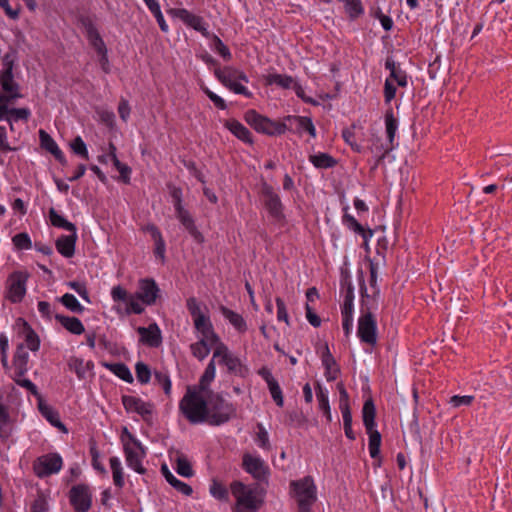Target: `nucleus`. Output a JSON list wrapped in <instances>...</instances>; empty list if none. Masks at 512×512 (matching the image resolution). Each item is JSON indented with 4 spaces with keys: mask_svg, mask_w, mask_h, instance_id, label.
<instances>
[{
    "mask_svg": "<svg viewBox=\"0 0 512 512\" xmlns=\"http://www.w3.org/2000/svg\"><path fill=\"white\" fill-rule=\"evenodd\" d=\"M135 294L143 304L152 306L160 297V288L153 278H142L138 281V290Z\"/></svg>",
    "mask_w": 512,
    "mask_h": 512,
    "instance_id": "nucleus-17",
    "label": "nucleus"
},
{
    "mask_svg": "<svg viewBox=\"0 0 512 512\" xmlns=\"http://www.w3.org/2000/svg\"><path fill=\"white\" fill-rule=\"evenodd\" d=\"M201 89L218 109L225 110L227 108V104L224 99L212 92L208 87L201 86Z\"/></svg>",
    "mask_w": 512,
    "mask_h": 512,
    "instance_id": "nucleus-64",
    "label": "nucleus"
},
{
    "mask_svg": "<svg viewBox=\"0 0 512 512\" xmlns=\"http://www.w3.org/2000/svg\"><path fill=\"white\" fill-rule=\"evenodd\" d=\"M369 436L368 449L372 459L378 460L377 466L381 465L380 458V446H381V434L375 429L366 431Z\"/></svg>",
    "mask_w": 512,
    "mask_h": 512,
    "instance_id": "nucleus-40",
    "label": "nucleus"
},
{
    "mask_svg": "<svg viewBox=\"0 0 512 512\" xmlns=\"http://www.w3.org/2000/svg\"><path fill=\"white\" fill-rule=\"evenodd\" d=\"M385 128L387 134V145H395V135L398 129V120L394 117L393 110L390 108L385 113Z\"/></svg>",
    "mask_w": 512,
    "mask_h": 512,
    "instance_id": "nucleus-45",
    "label": "nucleus"
},
{
    "mask_svg": "<svg viewBox=\"0 0 512 512\" xmlns=\"http://www.w3.org/2000/svg\"><path fill=\"white\" fill-rule=\"evenodd\" d=\"M122 404L128 412H135L145 420L150 421L153 414L154 405L150 402H145L141 398L123 395Z\"/></svg>",
    "mask_w": 512,
    "mask_h": 512,
    "instance_id": "nucleus-18",
    "label": "nucleus"
},
{
    "mask_svg": "<svg viewBox=\"0 0 512 512\" xmlns=\"http://www.w3.org/2000/svg\"><path fill=\"white\" fill-rule=\"evenodd\" d=\"M116 147L113 143L109 144V156L112 164L120 173L119 180L125 184H130L131 168L118 159L116 155Z\"/></svg>",
    "mask_w": 512,
    "mask_h": 512,
    "instance_id": "nucleus-34",
    "label": "nucleus"
},
{
    "mask_svg": "<svg viewBox=\"0 0 512 512\" xmlns=\"http://www.w3.org/2000/svg\"><path fill=\"white\" fill-rule=\"evenodd\" d=\"M258 375L266 382L271 397L278 407H282L284 404V397L282 389L278 381L273 377L271 371L266 366H263L258 370Z\"/></svg>",
    "mask_w": 512,
    "mask_h": 512,
    "instance_id": "nucleus-21",
    "label": "nucleus"
},
{
    "mask_svg": "<svg viewBox=\"0 0 512 512\" xmlns=\"http://www.w3.org/2000/svg\"><path fill=\"white\" fill-rule=\"evenodd\" d=\"M321 361L325 369V377L327 381L330 382L336 380L338 374L340 373V369L338 364L336 363V360L331 354L327 343H325L323 347V351L321 353Z\"/></svg>",
    "mask_w": 512,
    "mask_h": 512,
    "instance_id": "nucleus-25",
    "label": "nucleus"
},
{
    "mask_svg": "<svg viewBox=\"0 0 512 512\" xmlns=\"http://www.w3.org/2000/svg\"><path fill=\"white\" fill-rule=\"evenodd\" d=\"M260 194L269 216L276 222H282L285 219V214L279 194L267 182L261 184Z\"/></svg>",
    "mask_w": 512,
    "mask_h": 512,
    "instance_id": "nucleus-8",
    "label": "nucleus"
},
{
    "mask_svg": "<svg viewBox=\"0 0 512 512\" xmlns=\"http://www.w3.org/2000/svg\"><path fill=\"white\" fill-rule=\"evenodd\" d=\"M39 137L41 148L51 153L61 165H67L65 155L60 150L54 139L43 129L39 130Z\"/></svg>",
    "mask_w": 512,
    "mask_h": 512,
    "instance_id": "nucleus-24",
    "label": "nucleus"
},
{
    "mask_svg": "<svg viewBox=\"0 0 512 512\" xmlns=\"http://www.w3.org/2000/svg\"><path fill=\"white\" fill-rule=\"evenodd\" d=\"M4 69L0 71V85L2 93H0V103L14 102L22 97L18 83L14 80L12 74V62H5Z\"/></svg>",
    "mask_w": 512,
    "mask_h": 512,
    "instance_id": "nucleus-9",
    "label": "nucleus"
},
{
    "mask_svg": "<svg viewBox=\"0 0 512 512\" xmlns=\"http://www.w3.org/2000/svg\"><path fill=\"white\" fill-rule=\"evenodd\" d=\"M8 407L4 404V393L0 391V437L7 438L9 433L7 425L9 422Z\"/></svg>",
    "mask_w": 512,
    "mask_h": 512,
    "instance_id": "nucleus-50",
    "label": "nucleus"
},
{
    "mask_svg": "<svg viewBox=\"0 0 512 512\" xmlns=\"http://www.w3.org/2000/svg\"><path fill=\"white\" fill-rule=\"evenodd\" d=\"M68 498L75 512H88L92 506V492L87 484L72 486Z\"/></svg>",
    "mask_w": 512,
    "mask_h": 512,
    "instance_id": "nucleus-11",
    "label": "nucleus"
},
{
    "mask_svg": "<svg viewBox=\"0 0 512 512\" xmlns=\"http://www.w3.org/2000/svg\"><path fill=\"white\" fill-rule=\"evenodd\" d=\"M212 48L218 53L224 60L229 61L232 58V54L229 48L223 43V41L215 34L211 36Z\"/></svg>",
    "mask_w": 512,
    "mask_h": 512,
    "instance_id": "nucleus-53",
    "label": "nucleus"
},
{
    "mask_svg": "<svg viewBox=\"0 0 512 512\" xmlns=\"http://www.w3.org/2000/svg\"><path fill=\"white\" fill-rule=\"evenodd\" d=\"M214 75L225 87L235 81H243L245 83H248L249 81L248 76L243 71L232 66H225L223 68L216 67L214 69Z\"/></svg>",
    "mask_w": 512,
    "mask_h": 512,
    "instance_id": "nucleus-20",
    "label": "nucleus"
},
{
    "mask_svg": "<svg viewBox=\"0 0 512 512\" xmlns=\"http://www.w3.org/2000/svg\"><path fill=\"white\" fill-rule=\"evenodd\" d=\"M169 13L173 17L181 20L188 27L200 32L204 37H210V33L207 29L208 24L201 16L195 15L185 8H173L169 10Z\"/></svg>",
    "mask_w": 512,
    "mask_h": 512,
    "instance_id": "nucleus-16",
    "label": "nucleus"
},
{
    "mask_svg": "<svg viewBox=\"0 0 512 512\" xmlns=\"http://www.w3.org/2000/svg\"><path fill=\"white\" fill-rule=\"evenodd\" d=\"M210 493L211 495L220 501H227L229 498L228 489L221 482L213 480L210 485Z\"/></svg>",
    "mask_w": 512,
    "mask_h": 512,
    "instance_id": "nucleus-55",
    "label": "nucleus"
},
{
    "mask_svg": "<svg viewBox=\"0 0 512 512\" xmlns=\"http://www.w3.org/2000/svg\"><path fill=\"white\" fill-rule=\"evenodd\" d=\"M193 324L196 331L202 336L200 339H208L210 340V344L219 342V336L214 331L213 324L208 315L203 318L196 319L193 321Z\"/></svg>",
    "mask_w": 512,
    "mask_h": 512,
    "instance_id": "nucleus-27",
    "label": "nucleus"
},
{
    "mask_svg": "<svg viewBox=\"0 0 512 512\" xmlns=\"http://www.w3.org/2000/svg\"><path fill=\"white\" fill-rule=\"evenodd\" d=\"M97 54L100 56L99 58V63H100V66H101V69L106 73H110V63H109V59H108V55H107V48H106V45L105 43L103 42V45L100 47V46H92Z\"/></svg>",
    "mask_w": 512,
    "mask_h": 512,
    "instance_id": "nucleus-60",
    "label": "nucleus"
},
{
    "mask_svg": "<svg viewBox=\"0 0 512 512\" xmlns=\"http://www.w3.org/2000/svg\"><path fill=\"white\" fill-rule=\"evenodd\" d=\"M14 246L18 250L29 249L31 247V240L27 233H18L12 238Z\"/></svg>",
    "mask_w": 512,
    "mask_h": 512,
    "instance_id": "nucleus-61",
    "label": "nucleus"
},
{
    "mask_svg": "<svg viewBox=\"0 0 512 512\" xmlns=\"http://www.w3.org/2000/svg\"><path fill=\"white\" fill-rule=\"evenodd\" d=\"M348 207L344 208V214L342 216V223L349 230L361 235L365 243L373 236V230L365 229L351 214L348 212Z\"/></svg>",
    "mask_w": 512,
    "mask_h": 512,
    "instance_id": "nucleus-29",
    "label": "nucleus"
},
{
    "mask_svg": "<svg viewBox=\"0 0 512 512\" xmlns=\"http://www.w3.org/2000/svg\"><path fill=\"white\" fill-rule=\"evenodd\" d=\"M138 333L141 341L150 347H158L162 342L161 331L156 323L150 324L148 327H139Z\"/></svg>",
    "mask_w": 512,
    "mask_h": 512,
    "instance_id": "nucleus-28",
    "label": "nucleus"
},
{
    "mask_svg": "<svg viewBox=\"0 0 512 512\" xmlns=\"http://www.w3.org/2000/svg\"><path fill=\"white\" fill-rule=\"evenodd\" d=\"M230 489L236 498L237 512H254L260 508L263 501V489L259 484L248 486L241 481H233Z\"/></svg>",
    "mask_w": 512,
    "mask_h": 512,
    "instance_id": "nucleus-4",
    "label": "nucleus"
},
{
    "mask_svg": "<svg viewBox=\"0 0 512 512\" xmlns=\"http://www.w3.org/2000/svg\"><path fill=\"white\" fill-rule=\"evenodd\" d=\"M316 397L319 403V409L323 412L326 419L331 421V412L328 398V391L323 389L322 386L317 383L316 385Z\"/></svg>",
    "mask_w": 512,
    "mask_h": 512,
    "instance_id": "nucleus-47",
    "label": "nucleus"
},
{
    "mask_svg": "<svg viewBox=\"0 0 512 512\" xmlns=\"http://www.w3.org/2000/svg\"><path fill=\"white\" fill-rule=\"evenodd\" d=\"M161 472L163 474V476L165 477L166 481L173 487L175 488L178 492L186 495V496H190L193 492L192 490V487L182 481H180L179 479H177L171 472L170 470L168 469V467L166 465H163L161 467Z\"/></svg>",
    "mask_w": 512,
    "mask_h": 512,
    "instance_id": "nucleus-38",
    "label": "nucleus"
},
{
    "mask_svg": "<svg viewBox=\"0 0 512 512\" xmlns=\"http://www.w3.org/2000/svg\"><path fill=\"white\" fill-rule=\"evenodd\" d=\"M60 302L64 305L68 310L76 314H82L85 310L84 306L79 303L77 298L70 293L64 294L60 298Z\"/></svg>",
    "mask_w": 512,
    "mask_h": 512,
    "instance_id": "nucleus-52",
    "label": "nucleus"
},
{
    "mask_svg": "<svg viewBox=\"0 0 512 512\" xmlns=\"http://www.w3.org/2000/svg\"><path fill=\"white\" fill-rule=\"evenodd\" d=\"M62 467L63 459L59 453H47L34 461V474L43 479L59 473Z\"/></svg>",
    "mask_w": 512,
    "mask_h": 512,
    "instance_id": "nucleus-10",
    "label": "nucleus"
},
{
    "mask_svg": "<svg viewBox=\"0 0 512 512\" xmlns=\"http://www.w3.org/2000/svg\"><path fill=\"white\" fill-rule=\"evenodd\" d=\"M212 345L208 339H199L190 345L191 354L199 361H203L209 355Z\"/></svg>",
    "mask_w": 512,
    "mask_h": 512,
    "instance_id": "nucleus-43",
    "label": "nucleus"
},
{
    "mask_svg": "<svg viewBox=\"0 0 512 512\" xmlns=\"http://www.w3.org/2000/svg\"><path fill=\"white\" fill-rule=\"evenodd\" d=\"M367 261L369 263V272H370V279L369 284L372 289V294L369 299L366 298L367 302L372 305H377V299L380 294V288L377 284V278H378V263H375L374 260L371 258H367Z\"/></svg>",
    "mask_w": 512,
    "mask_h": 512,
    "instance_id": "nucleus-35",
    "label": "nucleus"
},
{
    "mask_svg": "<svg viewBox=\"0 0 512 512\" xmlns=\"http://www.w3.org/2000/svg\"><path fill=\"white\" fill-rule=\"evenodd\" d=\"M244 120L256 132L268 136H279L285 134L287 131H291V128L286 124L284 118L283 121H275L258 113L254 109L245 112Z\"/></svg>",
    "mask_w": 512,
    "mask_h": 512,
    "instance_id": "nucleus-7",
    "label": "nucleus"
},
{
    "mask_svg": "<svg viewBox=\"0 0 512 512\" xmlns=\"http://www.w3.org/2000/svg\"><path fill=\"white\" fill-rule=\"evenodd\" d=\"M204 394L207 396L209 425L220 426L236 416V406L222 394L213 391Z\"/></svg>",
    "mask_w": 512,
    "mask_h": 512,
    "instance_id": "nucleus-5",
    "label": "nucleus"
},
{
    "mask_svg": "<svg viewBox=\"0 0 512 512\" xmlns=\"http://www.w3.org/2000/svg\"><path fill=\"white\" fill-rule=\"evenodd\" d=\"M291 492L297 501L298 512H312V506L317 500V487L311 476L290 482Z\"/></svg>",
    "mask_w": 512,
    "mask_h": 512,
    "instance_id": "nucleus-6",
    "label": "nucleus"
},
{
    "mask_svg": "<svg viewBox=\"0 0 512 512\" xmlns=\"http://www.w3.org/2000/svg\"><path fill=\"white\" fill-rule=\"evenodd\" d=\"M308 159L317 169H329L337 165V160L330 154L324 152L311 154Z\"/></svg>",
    "mask_w": 512,
    "mask_h": 512,
    "instance_id": "nucleus-39",
    "label": "nucleus"
},
{
    "mask_svg": "<svg viewBox=\"0 0 512 512\" xmlns=\"http://www.w3.org/2000/svg\"><path fill=\"white\" fill-rule=\"evenodd\" d=\"M179 411L191 424L207 423V396H205L202 390L188 386L184 396L179 402Z\"/></svg>",
    "mask_w": 512,
    "mask_h": 512,
    "instance_id": "nucleus-3",
    "label": "nucleus"
},
{
    "mask_svg": "<svg viewBox=\"0 0 512 512\" xmlns=\"http://www.w3.org/2000/svg\"><path fill=\"white\" fill-rule=\"evenodd\" d=\"M77 239V231L70 232L69 235H61L55 243L57 251L65 258L73 257Z\"/></svg>",
    "mask_w": 512,
    "mask_h": 512,
    "instance_id": "nucleus-26",
    "label": "nucleus"
},
{
    "mask_svg": "<svg viewBox=\"0 0 512 512\" xmlns=\"http://www.w3.org/2000/svg\"><path fill=\"white\" fill-rule=\"evenodd\" d=\"M176 217L197 243H202L204 241V236L197 229L193 217L186 209L181 212H177Z\"/></svg>",
    "mask_w": 512,
    "mask_h": 512,
    "instance_id": "nucleus-30",
    "label": "nucleus"
},
{
    "mask_svg": "<svg viewBox=\"0 0 512 512\" xmlns=\"http://www.w3.org/2000/svg\"><path fill=\"white\" fill-rule=\"evenodd\" d=\"M111 297L114 302H123L126 304V313L127 314H142L145 310L143 304L140 299H138L136 294H129L126 289L122 286L117 285L114 286L111 290Z\"/></svg>",
    "mask_w": 512,
    "mask_h": 512,
    "instance_id": "nucleus-13",
    "label": "nucleus"
},
{
    "mask_svg": "<svg viewBox=\"0 0 512 512\" xmlns=\"http://www.w3.org/2000/svg\"><path fill=\"white\" fill-rule=\"evenodd\" d=\"M71 289H73L83 300H85L87 303H90V296L88 289L86 287L85 283L78 282V281H70L67 284Z\"/></svg>",
    "mask_w": 512,
    "mask_h": 512,
    "instance_id": "nucleus-62",
    "label": "nucleus"
},
{
    "mask_svg": "<svg viewBox=\"0 0 512 512\" xmlns=\"http://www.w3.org/2000/svg\"><path fill=\"white\" fill-rule=\"evenodd\" d=\"M54 318L59 322L63 328L74 335H81L85 332V327L81 320L74 316H65L59 313L54 315Z\"/></svg>",
    "mask_w": 512,
    "mask_h": 512,
    "instance_id": "nucleus-33",
    "label": "nucleus"
},
{
    "mask_svg": "<svg viewBox=\"0 0 512 512\" xmlns=\"http://www.w3.org/2000/svg\"><path fill=\"white\" fill-rule=\"evenodd\" d=\"M106 367L113 372L117 377L124 380L127 383L133 382V376L124 363H112V364H106Z\"/></svg>",
    "mask_w": 512,
    "mask_h": 512,
    "instance_id": "nucleus-51",
    "label": "nucleus"
},
{
    "mask_svg": "<svg viewBox=\"0 0 512 512\" xmlns=\"http://www.w3.org/2000/svg\"><path fill=\"white\" fill-rule=\"evenodd\" d=\"M340 290L344 299H354V286L348 269H341L340 273Z\"/></svg>",
    "mask_w": 512,
    "mask_h": 512,
    "instance_id": "nucleus-46",
    "label": "nucleus"
},
{
    "mask_svg": "<svg viewBox=\"0 0 512 512\" xmlns=\"http://www.w3.org/2000/svg\"><path fill=\"white\" fill-rule=\"evenodd\" d=\"M154 381L163 388L164 393L167 396L171 394V380L167 373L162 371H155Z\"/></svg>",
    "mask_w": 512,
    "mask_h": 512,
    "instance_id": "nucleus-59",
    "label": "nucleus"
},
{
    "mask_svg": "<svg viewBox=\"0 0 512 512\" xmlns=\"http://www.w3.org/2000/svg\"><path fill=\"white\" fill-rule=\"evenodd\" d=\"M176 472L183 477H192L194 472L190 462L183 455L178 456L176 459Z\"/></svg>",
    "mask_w": 512,
    "mask_h": 512,
    "instance_id": "nucleus-56",
    "label": "nucleus"
},
{
    "mask_svg": "<svg viewBox=\"0 0 512 512\" xmlns=\"http://www.w3.org/2000/svg\"><path fill=\"white\" fill-rule=\"evenodd\" d=\"M70 147L76 155L88 160L89 155L87 146L80 136H77L76 138L73 139V141L70 144Z\"/></svg>",
    "mask_w": 512,
    "mask_h": 512,
    "instance_id": "nucleus-58",
    "label": "nucleus"
},
{
    "mask_svg": "<svg viewBox=\"0 0 512 512\" xmlns=\"http://www.w3.org/2000/svg\"><path fill=\"white\" fill-rule=\"evenodd\" d=\"M220 365H224L227 368L229 374L244 377L247 372V368L242 364L240 358L234 354L229 355L223 360H218Z\"/></svg>",
    "mask_w": 512,
    "mask_h": 512,
    "instance_id": "nucleus-36",
    "label": "nucleus"
},
{
    "mask_svg": "<svg viewBox=\"0 0 512 512\" xmlns=\"http://www.w3.org/2000/svg\"><path fill=\"white\" fill-rule=\"evenodd\" d=\"M186 308L189 311L193 321L199 318H203L207 315L202 311L201 304L195 297H189L186 300Z\"/></svg>",
    "mask_w": 512,
    "mask_h": 512,
    "instance_id": "nucleus-54",
    "label": "nucleus"
},
{
    "mask_svg": "<svg viewBox=\"0 0 512 512\" xmlns=\"http://www.w3.org/2000/svg\"><path fill=\"white\" fill-rule=\"evenodd\" d=\"M216 375V366L213 360H210L208 365L206 366L204 373L202 374L199 384L197 386H193L196 389L202 390L204 393H208L211 391L209 389L210 383L214 380Z\"/></svg>",
    "mask_w": 512,
    "mask_h": 512,
    "instance_id": "nucleus-41",
    "label": "nucleus"
},
{
    "mask_svg": "<svg viewBox=\"0 0 512 512\" xmlns=\"http://www.w3.org/2000/svg\"><path fill=\"white\" fill-rule=\"evenodd\" d=\"M11 102L0 103V121H7L12 127L13 122L19 120L27 121L30 115L28 108H9L8 104Z\"/></svg>",
    "mask_w": 512,
    "mask_h": 512,
    "instance_id": "nucleus-23",
    "label": "nucleus"
},
{
    "mask_svg": "<svg viewBox=\"0 0 512 512\" xmlns=\"http://www.w3.org/2000/svg\"><path fill=\"white\" fill-rule=\"evenodd\" d=\"M265 81L267 85H277L283 89H291L296 80L286 74L273 73L267 75Z\"/></svg>",
    "mask_w": 512,
    "mask_h": 512,
    "instance_id": "nucleus-42",
    "label": "nucleus"
},
{
    "mask_svg": "<svg viewBox=\"0 0 512 512\" xmlns=\"http://www.w3.org/2000/svg\"><path fill=\"white\" fill-rule=\"evenodd\" d=\"M49 219L54 227L65 229L69 232L77 231L76 226L65 219L62 215L58 214L53 208L49 211Z\"/></svg>",
    "mask_w": 512,
    "mask_h": 512,
    "instance_id": "nucleus-49",
    "label": "nucleus"
},
{
    "mask_svg": "<svg viewBox=\"0 0 512 512\" xmlns=\"http://www.w3.org/2000/svg\"><path fill=\"white\" fill-rule=\"evenodd\" d=\"M357 278L359 283V292L361 296L360 303V316L358 318L357 336L360 341L371 347L377 344V321L372 313V310L377 308V305L369 304L366 300L370 298L364 279V272L361 269L357 271Z\"/></svg>",
    "mask_w": 512,
    "mask_h": 512,
    "instance_id": "nucleus-1",
    "label": "nucleus"
},
{
    "mask_svg": "<svg viewBox=\"0 0 512 512\" xmlns=\"http://www.w3.org/2000/svg\"><path fill=\"white\" fill-rule=\"evenodd\" d=\"M29 278L28 273L20 271L13 272L9 275L6 281V298L12 303H19L22 301L26 293V282Z\"/></svg>",
    "mask_w": 512,
    "mask_h": 512,
    "instance_id": "nucleus-12",
    "label": "nucleus"
},
{
    "mask_svg": "<svg viewBox=\"0 0 512 512\" xmlns=\"http://www.w3.org/2000/svg\"><path fill=\"white\" fill-rule=\"evenodd\" d=\"M110 467L112 470L113 482L114 485L118 488H123L124 482V473L121 462L118 457L113 456L109 460Z\"/></svg>",
    "mask_w": 512,
    "mask_h": 512,
    "instance_id": "nucleus-48",
    "label": "nucleus"
},
{
    "mask_svg": "<svg viewBox=\"0 0 512 512\" xmlns=\"http://www.w3.org/2000/svg\"><path fill=\"white\" fill-rule=\"evenodd\" d=\"M34 397L37 400V409L42 417L45 418L53 427L57 428L62 433L67 434L68 429L61 422L59 412L44 399V397L37 391L35 385Z\"/></svg>",
    "mask_w": 512,
    "mask_h": 512,
    "instance_id": "nucleus-15",
    "label": "nucleus"
},
{
    "mask_svg": "<svg viewBox=\"0 0 512 512\" xmlns=\"http://www.w3.org/2000/svg\"><path fill=\"white\" fill-rule=\"evenodd\" d=\"M339 408L342 413L345 435L348 439L355 440L356 436L352 430V414L350 411L349 403L341 401Z\"/></svg>",
    "mask_w": 512,
    "mask_h": 512,
    "instance_id": "nucleus-44",
    "label": "nucleus"
},
{
    "mask_svg": "<svg viewBox=\"0 0 512 512\" xmlns=\"http://www.w3.org/2000/svg\"><path fill=\"white\" fill-rule=\"evenodd\" d=\"M78 22L84 28L86 37L91 46H102L103 39L99 34L97 27L95 25V16L89 14H80L78 16Z\"/></svg>",
    "mask_w": 512,
    "mask_h": 512,
    "instance_id": "nucleus-22",
    "label": "nucleus"
},
{
    "mask_svg": "<svg viewBox=\"0 0 512 512\" xmlns=\"http://www.w3.org/2000/svg\"><path fill=\"white\" fill-rule=\"evenodd\" d=\"M242 467L255 480L259 482H267L269 477V467L259 456L245 453L242 458Z\"/></svg>",
    "mask_w": 512,
    "mask_h": 512,
    "instance_id": "nucleus-14",
    "label": "nucleus"
},
{
    "mask_svg": "<svg viewBox=\"0 0 512 512\" xmlns=\"http://www.w3.org/2000/svg\"><path fill=\"white\" fill-rule=\"evenodd\" d=\"M214 345H216L214 351H213V356H212V359L214 362L216 359L218 360H223L225 359L226 357H228L229 355H231L232 353L230 352L229 348L227 347V345H225L223 342H221V340L219 339V342H216L214 343Z\"/></svg>",
    "mask_w": 512,
    "mask_h": 512,
    "instance_id": "nucleus-63",
    "label": "nucleus"
},
{
    "mask_svg": "<svg viewBox=\"0 0 512 512\" xmlns=\"http://www.w3.org/2000/svg\"><path fill=\"white\" fill-rule=\"evenodd\" d=\"M224 126L239 140L250 145L253 144L251 132L238 120L228 119L225 121Z\"/></svg>",
    "mask_w": 512,
    "mask_h": 512,
    "instance_id": "nucleus-31",
    "label": "nucleus"
},
{
    "mask_svg": "<svg viewBox=\"0 0 512 512\" xmlns=\"http://www.w3.org/2000/svg\"><path fill=\"white\" fill-rule=\"evenodd\" d=\"M16 324L22 325L24 328V342H20L17 344L16 351L13 357V375L12 378L19 386L27 389L29 392H32V381L23 378L25 373L28 370V361H29V350H32V327L29 325L27 321L22 318H18Z\"/></svg>",
    "mask_w": 512,
    "mask_h": 512,
    "instance_id": "nucleus-2",
    "label": "nucleus"
},
{
    "mask_svg": "<svg viewBox=\"0 0 512 512\" xmlns=\"http://www.w3.org/2000/svg\"><path fill=\"white\" fill-rule=\"evenodd\" d=\"M219 311L222 316L229 321V323L235 328V330L241 334L245 333L248 330V326L246 320L243 316L224 305L219 307Z\"/></svg>",
    "mask_w": 512,
    "mask_h": 512,
    "instance_id": "nucleus-32",
    "label": "nucleus"
},
{
    "mask_svg": "<svg viewBox=\"0 0 512 512\" xmlns=\"http://www.w3.org/2000/svg\"><path fill=\"white\" fill-rule=\"evenodd\" d=\"M135 373L138 382L141 384H147L151 379V370L149 366L143 362L136 363Z\"/></svg>",
    "mask_w": 512,
    "mask_h": 512,
    "instance_id": "nucleus-57",
    "label": "nucleus"
},
{
    "mask_svg": "<svg viewBox=\"0 0 512 512\" xmlns=\"http://www.w3.org/2000/svg\"><path fill=\"white\" fill-rule=\"evenodd\" d=\"M376 408L374 405V402L371 398L367 399L364 402L363 408H362V419L363 424L365 426L366 431H371L372 429L376 428Z\"/></svg>",
    "mask_w": 512,
    "mask_h": 512,
    "instance_id": "nucleus-37",
    "label": "nucleus"
},
{
    "mask_svg": "<svg viewBox=\"0 0 512 512\" xmlns=\"http://www.w3.org/2000/svg\"><path fill=\"white\" fill-rule=\"evenodd\" d=\"M123 450L126 457L127 465L139 474H144L146 469L142 465V459L145 457L143 445L141 447L134 446L129 442L123 443Z\"/></svg>",
    "mask_w": 512,
    "mask_h": 512,
    "instance_id": "nucleus-19",
    "label": "nucleus"
}]
</instances>
